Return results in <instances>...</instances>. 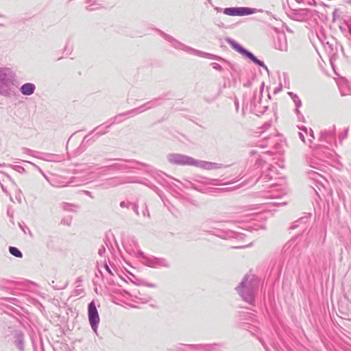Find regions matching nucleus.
I'll return each instance as SVG.
<instances>
[{"instance_id":"1","label":"nucleus","mask_w":351,"mask_h":351,"mask_svg":"<svg viewBox=\"0 0 351 351\" xmlns=\"http://www.w3.org/2000/svg\"><path fill=\"white\" fill-rule=\"evenodd\" d=\"M258 287L259 279L254 275L246 274L235 289L244 302L255 306Z\"/></svg>"},{"instance_id":"2","label":"nucleus","mask_w":351,"mask_h":351,"mask_svg":"<svg viewBox=\"0 0 351 351\" xmlns=\"http://www.w3.org/2000/svg\"><path fill=\"white\" fill-rule=\"evenodd\" d=\"M157 31L159 33V34L165 40H166L167 42L171 43L172 47H173L175 49L182 50V51L188 52L191 54H193V55H195V56H197L199 57L216 60H218L221 62H227V60L224 59L223 58H222L221 56H217V55H215L213 53L202 51L193 49L189 46H187V45H184V43L180 42L179 40H176L173 36L166 34L165 32H164L162 30L158 29Z\"/></svg>"},{"instance_id":"3","label":"nucleus","mask_w":351,"mask_h":351,"mask_svg":"<svg viewBox=\"0 0 351 351\" xmlns=\"http://www.w3.org/2000/svg\"><path fill=\"white\" fill-rule=\"evenodd\" d=\"M219 222L212 219H207L202 224V228L204 231L214 234L224 239H234L237 240H243L245 234L241 232L231 230H222L218 228Z\"/></svg>"},{"instance_id":"4","label":"nucleus","mask_w":351,"mask_h":351,"mask_svg":"<svg viewBox=\"0 0 351 351\" xmlns=\"http://www.w3.org/2000/svg\"><path fill=\"white\" fill-rule=\"evenodd\" d=\"M16 82V74L10 68L0 67V95L8 97Z\"/></svg>"},{"instance_id":"5","label":"nucleus","mask_w":351,"mask_h":351,"mask_svg":"<svg viewBox=\"0 0 351 351\" xmlns=\"http://www.w3.org/2000/svg\"><path fill=\"white\" fill-rule=\"evenodd\" d=\"M226 41L237 52L239 53L246 58L250 60L255 64L263 68L267 73H269V69L264 62L257 58V57L255 56L251 51L244 48L242 45L230 37L226 38Z\"/></svg>"},{"instance_id":"6","label":"nucleus","mask_w":351,"mask_h":351,"mask_svg":"<svg viewBox=\"0 0 351 351\" xmlns=\"http://www.w3.org/2000/svg\"><path fill=\"white\" fill-rule=\"evenodd\" d=\"M224 344L223 343H214L210 344H185L184 348L178 349V351H220Z\"/></svg>"},{"instance_id":"7","label":"nucleus","mask_w":351,"mask_h":351,"mask_svg":"<svg viewBox=\"0 0 351 351\" xmlns=\"http://www.w3.org/2000/svg\"><path fill=\"white\" fill-rule=\"evenodd\" d=\"M167 161L174 165L193 166L195 158L181 154L172 153L167 155Z\"/></svg>"},{"instance_id":"8","label":"nucleus","mask_w":351,"mask_h":351,"mask_svg":"<svg viewBox=\"0 0 351 351\" xmlns=\"http://www.w3.org/2000/svg\"><path fill=\"white\" fill-rule=\"evenodd\" d=\"M298 237L290 239L283 247V254L285 256L298 258L301 252L302 248L297 242Z\"/></svg>"},{"instance_id":"9","label":"nucleus","mask_w":351,"mask_h":351,"mask_svg":"<svg viewBox=\"0 0 351 351\" xmlns=\"http://www.w3.org/2000/svg\"><path fill=\"white\" fill-rule=\"evenodd\" d=\"M88 317L92 330L97 334L100 319L95 301H91L88 305Z\"/></svg>"},{"instance_id":"10","label":"nucleus","mask_w":351,"mask_h":351,"mask_svg":"<svg viewBox=\"0 0 351 351\" xmlns=\"http://www.w3.org/2000/svg\"><path fill=\"white\" fill-rule=\"evenodd\" d=\"M256 9L247 7H230L223 10V14L231 16H243L256 13Z\"/></svg>"},{"instance_id":"11","label":"nucleus","mask_w":351,"mask_h":351,"mask_svg":"<svg viewBox=\"0 0 351 351\" xmlns=\"http://www.w3.org/2000/svg\"><path fill=\"white\" fill-rule=\"evenodd\" d=\"M146 266L149 267H169L170 264L168 261L164 258H158L154 256H150L149 258H146Z\"/></svg>"},{"instance_id":"12","label":"nucleus","mask_w":351,"mask_h":351,"mask_svg":"<svg viewBox=\"0 0 351 351\" xmlns=\"http://www.w3.org/2000/svg\"><path fill=\"white\" fill-rule=\"evenodd\" d=\"M12 343L19 351H25V335L21 330L15 332Z\"/></svg>"},{"instance_id":"13","label":"nucleus","mask_w":351,"mask_h":351,"mask_svg":"<svg viewBox=\"0 0 351 351\" xmlns=\"http://www.w3.org/2000/svg\"><path fill=\"white\" fill-rule=\"evenodd\" d=\"M193 167H197L202 169L206 170H213V169H217L224 167L222 164L217 163V162H208L204 160H199L195 159Z\"/></svg>"},{"instance_id":"14","label":"nucleus","mask_w":351,"mask_h":351,"mask_svg":"<svg viewBox=\"0 0 351 351\" xmlns=\"http://www.w3.org/2000/svg\"><path fill=\"white\" fill-rule=\"evenodd\" d=\"M108 123H105L104 124H101L95 128H94L92 131H90L87 135H86L82 141V145L84 143H87L90 141V138L89 136L94 132H96V135L101 136L108 132V128L110 126V124L106 125Z\"/></svg>"},{"instance_id":"15","label":"nucleus","mask_w":351,"mask_h":351,"mask_svg":"<svg viewBox=\"0 0 351 351\" xmlns=\"http://www.w3.org/2000/svg\"><path fill=\"white\" fill-rule=\"evenodd\" d=\"M274 44L275 49L281 51H286L287 50L286 35L285 34H278L276 37L274 38Z\"/></svg>"},{"instance_id":"16","label":"nucleus","mask_w":351,"mask_h":351,"mask_svg":"<svg viewBox=\"0 0 351 351\" xmlns=\"http://www.w3.org/2000/svg\"><path fill=\"white\" fill-rule=\"evenodd\" d=\"M136 182L135 178L133 177H114L108 180V184L111 186H116L125 183Z\"/></svg>"},{"instance_id":"17","label":"nucleus","mask_w":351,"mask_h":351,"mask_svg":"<svg viewBox=\"0 0 351 351\" xmlns=\"http://www.w3.org/2000/svg\"><path fill=\"white\" fill-rule=\"evenodd\" d=\"M309 221H310V216L306 215V216L302 217L300 219H298V220L295 221L292 223L290 229L294 230L297 228L300 227L301 229L303 231H304L308 226L307 224L309 223Z\"/></svg>"},{"instance_id":"18","label":"nucleus","mask_w":351,"mask_h":351,"mask_svg":"<svg viewBox=\"0 0 351 351\" xmlns=\"http://www.w3.org/2000/svg\"><path fill=\"white\" fill-rule=\"evenodd\" d=\"M13 326L3 324L1 326L0 332L3 337L7 338L10 335L14 336L16 331H19Z\"/></svg>"},{"instance_id":"19","label":"nucleus","mask_w":351,"mask_h":351,"mask_svg":"<svg viewBox=\"0 0 351 351\" xmlns=\"http://www.w3.org/2000/svg\"><path fill=\"white\" fill-rule=\"evenodd\" d=\"M36 90V86L33 83L27 82L23 84L20 88L22 95L29 96L34 94Z\"/></svg>"},{"instance_id":"20","label":"nucleus","mask_w":351,"mask_h":351,"mask_svg":"<svg viewBox=\"0 0 351 351\" xmlns=\"http://www.w3.org/2000/svg\"><path fill=\"white\" fill-rule=\"evenodd\" d=\"M278 145L274 137L267 136L263 138V140L260 142L259 146L261 147H265L267 146H276Z\"/></svg>"},{"instance_id":"21","label":"nucleus","mask_w":351,"mask_h":351,"mask_svg":"<svg viewBox=\"0 0 351 351\" xmlns=\"http://www.w3.org/2000/svg\"><path fill=\"white\" fill-rule=\"evenodd\" d=\"M295 13L301 17V20L310 18L312 16V11L307 8L295 10Z\"/></svg>"},{"instance_id":"22","label":"nucleus","mask_w":351,"mask_h":351,"mask_svg":"<svg viewBox=\"0 0 351 351\" xmlns=\"http://www.w3.org/2000/svg\"><path fill=\"white\" fill-rule=\"evenodd\" d=\"M336 128L335 126L333 125L332 130H329L328 131H322L321 132V138L327 139V138H332L335 139L336 136V132H335Z\"/></svg>"},{"instance_id":"23","label":"nucleus","mask_w":351,"mask_h":351,"mask_svg":"<svg viewBox=\"0 0 351 351\" xmlns=\"http://www.w3.org/2000/svg\"><path fill=\"white\" fill-rule=\"evenodd\" d=\"M158 100V99H154L149 101L145 103L144 104L138 106V108H141L140 111L143 110V112H144L145 110L151 109V108L158 106V105L157 104Z\"/></svg>"},{"instance_id":"24","label":"nucleus","mask_w":351,"mask_h":351,"mask_svg":"<svg viewBox=\"0 0 351 351\" xmlns=\"http://www.w3.org/2000/svg\"><path fill=\"white\" fill-rule=\"evenodd\" d=\"M106 168L108 169H114V170H121V171H127L130 169H132V167H129L125 165L114 163V164L107 166Z\"/></svg>"},{"instance_id":"25","label":"nucleus","mask_w":351,"mask_h":351,"mask_svg":"<svg viewBox=\"0 0 351 351\" xmlns=\"http://www.w3.org/2000/svg\"><path fill=\"white\" fill-rule=\"evenodd\" d=\"M86 3V9L88 11L95 10L100 8V4L96 1L88 0Z\"/></svg>"},{"instance_id":"26","label":"nucleus","mask_w":351,"mask_h":351,"mask_svg":"<svg viewBox=\"0 0 351 351\" xmlns=\"http://www.w3.org/2000/svg\"><path fill=\"white\" fill-rule=\"evenodd\" d=\"M43 156H38V158H40L43 160L49 161V162H57L58 160L54 159L53 158L56 156L53 154H41Z\"/></svg>"},{"instance_id":"27","label":"nucleus","mask_w":351,"mask_h":351,"mask_svg":"<svg viewBox=\"0 0 351 351\" xmlns=\"http://www.w3.org/2000/svg\"><path fill=\"white\" fill-rule=\"evenodd\" d=\"M9 252L10 253V254H12V256H14L16 258H22L23 257L22 252H21V250L19 248H17L16 247H13V246L9 247Z\"/></svg>"},{"instance_id":"28","label":"nucleus","mask_w":351,"mask_h":351,"mask_svg":"<svg viewBox=\"0 0 351 351\" xmlns=\"http://www.w3.org/2000/svg\"><path fill=\"white\" fill-rule=\"evenodd\" d=\"M62 208L66 211H73L75 212L78 208V206L70 203H62Z\"/></svg>"},{"instance_id":"29","label":"nucleus","mask_w":351,"mask_h":351,"mask_svg":"<svg viewBox=\"0 0 351 351\" xmlns=\"http://www.w3.org/2000/svg\"><path fill=\"white\" fill-rule=\"evenodd\" d=\"M252 157L254 156V159L256 160L255 165L259 167L261 166V164L263 161L262 158L258 155V157H256L257 152L254 149H252L250 152Z\"/></svg>"},{"instance_id":"30","label":"nucleus","mask_w":351,"mask_h":351,"mask_svg":"<svg viewBox=\"0 0 351 351\" xmlns=\"http://www.w3.org/2000/svg\"><path fill=\"white\" fill-rule=\"evenodd\" d=\"M140 110H141V108H133V109L126 111L125 112L121 113V115L133 116L134 114H140L143 112V110L140 111Z\"/></svg>"},{"instance_id":"31","label":"nucleus","mask_w":351,"mask_h":351,"mask_svg":"<svg viewBox=\"0 0 351 351\" xmlns=\"http://www.w3.org/2000/svg\"><path fill=\"white\" fill-rule=\"evenodd\" d=\"M273 176L270 173H263L254 182V184H256L260 179L263 180L265 182H267L270 180H272Z\"/></svg>"},{"instance_id":"32","label":"nucleus","mask_w":351,"mask_h":351,"mask_svg":"<svg viewBox=\"0 0 351 351\" xmlns=\"http://www.w3.org/2000/svg\"><path fill=\"white\" fill-rule=\"evenodd\" d=\"M124 115H121V113L114 116V117L111 118L107 123H109L110 125L114 123H120L123 121V119L121 118V117H123Z\"/></svg>"},{"instance_id":"33","label":"nucleus","mask_w":351,"mask_h":351,"mask_svg":"<svg viewBox=\"0 0 351 351\" xmlns=\"http://www.w3.org/2000/svg\"><path fill=\"white\" fill-rule=\"evenodd\" d=\"M106 161H112V160H114V161H123V162H125L136 163V164H141L142 165H144L143 163L139 162L138 161L135 160H128V159H122V158H109V159H106Z\"/></svg>"},{"instance_id":"34","label":"nucleus","mask_w":351,"mask_h":351,"mask_svg":"<svg viewBox=\"0 0 351 351\" xmlns=\"http://www.w3.org/2000/svg\"><path fill=\"white\" fill-rule=\"evenodd\" d=\"M22 150H23V152L24 154H28L29 156H34V157H36V158H38V152H35L34 150H32L29 148H26V147H23L22 148Z\"/></svg>"},{"instance_id":"35","label":"nucleus","mask_w":351,"mask_h":351,"mask_svg":"<svg viewBox=\"0 0 351 351\" xmlns=\"http://www.w3.org/2000/svg\"><path fill=\"white\" fill-rule=\"evenodd\" d=\"M68 285V282H63L62 284H56L55 285V281H52L51 282V286L53 287V288L56 290H62V289H64Z\"/></svg>"},{"instance_id":"36","label":"nucleus","mask_w":351,"mask_h":351,"mask_svg":"<svg viewBox=\"0 0 351 351\" xmlns=\"http://www.w3.org/2000/svg\"><path fill=\"white\" fill-rule=\"evenodd\" d=\"M282 76H283L285 87L287 88H290V82H289V78L288 74L286 73H283Z\"/></svg>"},{"instance_id":"37","label":"nucleus","mask_w":351,"mask_h":351,"mask_svg":"<svg viewBox=\"0 0 351 351\" xmlns=\"http://www.w3.org/2000/svg\"><path fill=\"white\" fill-rule=\"evenodd\" d=\"M218 96H219V94H217V95H216L215 96L210 97L205 96V97H204V100L206 103L210 104V103L214 102L217 99Z\"/></svg>"},{"instance_id":"38","label":"nucleus","mask_w":351,"mask_h":351,"mask_svg":"<svg viewBox=\"0 0 351 351\" xmlns=\"http://www.w3.org/2000/svg\"><path fill=\"white\" fill-rule=\"evenodd\" d=\"M106 245L108 246V243L105 241V245H102L98 250V254L100 256H103L106 253Z\"/></svg>"},{"instance_id":"39","label":"nucleus","mask_w":351,"mask_h":351,"mask_svg":"<svg viewBox=\"0 0 351 351\" xmlns=\"http://www.w3.org/2000/svg\"><path fill=\"white\" fill-rule=\"evenodd\" d=\"M11 167L19 173H24L25 171V168L21 165H11Z\"/></svg>"},{"instance_id":"40","label":"nucleus","mask_w":351,"mask_h":351,"mask_svg":"<svg viewBox=\"0 0 351 351\" xmlns=\"http://www.w3.org/2000/svg\"><path fill=\"white\" fill-rule=\"evenodd\" d=\"M210 66H212L213 69H214L217 71H223V67L219 64H218L217 62H212L210 64Z\"/></svg>"},{"instance_id":"41","label":"nucleus","mask_w":351,"mask_h":351,"mask_svg":"<svg viewBox=\"0 0 351 351\" xmlns=\"http://www.w3.org/2000/svg\"><path fill=\"white\" fill-rule=\"evenodd\" d=\"M138 255H139V257H141L142 259V263L145 265H146V258H149L150 256L145 255V253L141 251L138 252Z\"/></svg>"},{"instance_id":"42","label":"nucleus","mask_w":351,"mask_h":351,"mask_svg":"<svg viewBox=\"0 0 351 351\" xmlns=\"http://www.w3.org/2000/svg\"><path fill=\"white\" fill-rule=\"evenodd\" d=\"M138 255H139V257H141L142 259V263L145 265H146V258H149L150 256L145 255V253L141 251L138 252Z\"/></svg>"},{"instance_id":"43","label":"nucleus","mask_w":351,"mask_h":351,"mask_svg":"<svg viewBox=\"0 0 351 351\" xmlns=\"http://www.w3.org/2000/svg\"><path fill=\"white\" fill-rule=\"evenodd\" d=\"M288 95L291 98L294 103H295L297 100L300 99L299 97L293 92H289Z\"/></svg>"},{"instance_id":"44","label":"nucleus","mask_w":351,"mask_h":351,"mask_svg":"<svg viewBox=\"0 0 351 351\" xmlns=\"http://www.w3.org/2000/svg\"><path fill=\"white\" fill-rule=\"evenodd\" d=\"M282 84L281 83H280V84L278 85V87H276V88L274 90L273 93H274V94H277V93H280V92L282 90Z\"/></svg>"},{"instance_id":"45","label":"nucleus","mask_w":351,"mask_h":351,"mask_svg":"<svg viewBox=\"0 0 351 351\" xmlns=\"http://www.w3.org/2000/svg\"><path fill=\"white\" fill-rule=\"evenodd\" d=\"M348 128L345 129L344 134L339 135V139L341 141V140L346 138L348 136Z\"/></svg>"},{"instance_id":"46","label":"nucleus","mask_w":351,"mask_h":351,"mask_svg":"<svg viewBox=\"0 0 351 351\" xmlns=\"http://www.w3.org/2000/svg\"><path fill=\"white\" fill-rule=\"evenodd\" d=\"M297 118H298V121H300L302 123H306V119L302 114H300L297 115Z\"/></svg>"},{"instance_id":"47","label":"nucleus","mask_w":351,"mask_h":351,"mask_svg":"<svg viewBox=\"0 0 351 351\" xmlns=\"http://www.w3.org/2000/svg\"><path fill=\"white\" fill-rule=\"evenodd\" d=\"M62 223H64V224H66L67 226H69L71 224V218L64 219L62 221Z\"/></svg>"},{"instance_id":"48","label":"nucleus","mask_w":351,"mask_h":351,"mask_svg":"<svg viewBox=\"0 0 351 351\" xmlns=\"http://www.w3.org/2000/svg\"><path fill=\"white\" fill-rule=\"evenodd\" d=\"M143 285L146 286V287H152V288H154L156 287V285L154 284V283H150V282H143Z\"/></svg>"},{"instance_id":"49","label":"nucleus","mask_w":351,"mask_h":351,"mask_svg":"<svg viewBox=\"0 0 351 351\" xmlns=\"http://www.w3.org/2000/svg\"><path fill=\"white\" fill-rule=\"evenodd\" d=\"M223 62L226 63L228 66V67L230 70H232V71L235 70L234 65L232 63H230L228 60H227V62Z\"/></svg>"},{"instance_id":"50","label":"nucleus","mask_w":351,"mask_h":351,"mask_svg":"<svg viewBox=\"0 0 351 351\" xmlns=\"http://www.w3.org/2000/svg\"><path fill=\"white\" fill-rule=\"evenodd\" d=\"M273 204L274 206H284V205H286L287 204V202H273Z\"/></svg>"},{"instance_id":"51","label":"nucleus","mask_w":351,"mask_h":351,"mask_svg":"<svg viewBox=\"0 0 351 351\" xmlns=\"http://www.w3.org/2000/svg\"><path fill=\"white\" fill-rule=\"evenodd\" d=\"M29 163H30L31 165H32L33 166H34L35 167H36L39 172H40L46 178H47V176H45V174L43 173V170L39 167H38L37 165H36L35 164L31 162H28Z\"/></svg>"},{"instance_id":"52","label":"nucleus","mask_w":351,"mask_h":351,"mask_svg":"<svg viewBox=\"0 0 351 351\" xmlns=\"http://www.w3.org/2000/svg\"><path fill=\"white\" fill-rule=\"evenodd\" d=\"M298 128L303 131L304 132H305L306 134H308V129L306 126H304V125H302V126H299Z\"/></svg>"},{"instance_id":"53","label":"nucleus","mask_w":351,"mask_h":351,"mask_svg":"<svg viewBox=\"0 0 351 351\" xmlns=\"http://www.w3.org/2000/svg\"><path fill=\"white\" fill-rule=\"evenodd\" d=\"M295 104V108H300L302 106V101L301 99H298L296 101Z\"/></svg>"},{"instance_id":"54","label":"nucleus","mask_w":351,"mask_h":351,"mask_svg":"<svg viewBox=\"0 0 351 351\" xmlns=\"http://www.w3.org/2000/svg\"><path fill=\"white\" fill-rule=\"evenodd\" d=\"M104 267H105L106 270V271H108L110 275H113V274H112V272L111 269H110L109 266H108L107 264H106V265H104Z\"/></svg>"},{"instance_id":"55","label":"nucleus","mask_w":351,"mask_h":351,"mask_svg":"<svg viewBox=\"0 0 351 351\" xmlns=\"http://www.w3.org/2000/svg\"><path fill=\"white\" fill-rule=\"evenodd\" d=\"M299 136H300V139H301L304 143H305V136H304V134L302 132H299Z\"/></svg>"},{"instance_id":"56","label":"nucleus","mask_w":351,"mask_h":351,"mask_svg":"<svg viewBox=\"0 0 351 351\" xmlns=\"http://www.w3.org/2000/svg\"><path fill=\"white\" fill-rule=\"evenodd\" d=\"M309 174L312 175V178L313 179H316L317 176H319V174L317 172L313 171L312 173H309Z\"/></svg>"},{"instance_id":"57","label":"nucleus","mask_w":351,"mask_h":351,"mask_svg":"<svg viewBox=\"0 0 351 351\" xmlns=\"http://www.w3.org/2000/svg\"><path fill=\"white\" fill-rule=\"evenodd\" d=\"M234 105H235L236 110L237 112L239 110V101L237 98L234 100Z\"/></svg>"},{"instance_id":"58","label":"nucleus","mask_w":351,"mask_h":351,"mask_svg":"<svg viewBox=\"0 0 351 351\" xmlns=\"http://www.w3.org/2000/svg\"><path fill=\"white\" fill-rule=\"evenodd\" d=\"M84 194H86L88 196H89L90 197L94 198V197L93 196L91 192H90L88 191H84Z\"/></svg>"},{"instance_id":"59","label":"nucleus","mask_w":351,"mask_h":351,"mask_svg":"<svg viewBox=\"0 0 351 351\" xmlns=\"http://www.w3.org/2000/svg\"><path fill=\"white\" fill-rule=\"evenodd\" d=\"M120 206L122 207V208L127 207L128 206V202H125L124 201L121 202L120 203Z\"/></svg>"},{"instance_id":"60","label":"nucleus","mask_w":351,"mask_h":351,"mask_svg":"<svg viewBox=\"0 0 351 351\" xmlns=\"http://www.w3.org/2000/svg\"><path fill=\"white\" fill-rule=\"evenodd\" d=\"M215 10L217 12H223V10L224 8H219V7H215Z\"/></svg>"},{"instance_id":"61","label":"nucleus","mask_w":351,"mask_h":351,"mask_svg":"<svg viewBox=\"0 0 351 351\" xmlns=\"http://www.w3.org/2000/svg\"><path fill=\"white\" fill-rule=\"evenodd\" d=\"M248 245H239V246H234L232 247V248H235V249H241V248H244V247H247Z\"/></svg>"},{"instance_id":"62","label":"nucleus","mask_w":351,"mask_h":351,"mask_svg":"<svg viewBox=\"0 0 351 351\" xmlns=\"http://www.w3.org/2000/svg\"><path fill=\"white\" fill-rule=\"evenodd\" d=\"M259 341H260V342L261 343V344L263 346V347L265 348V349L266 350H267V349H268V348H267V346L265 345V343L264 341H263V339H259Z\"/></svg>"},{"instance_id":"63","label":"nucleus","mask_w":351,"mask_h":351,"mask_svg":"<svg viewBox=\"0 0 351 351\" xmlns=\"http://www.w3.org/2000/svg\"><path fill=\"white\" fill-rule=\"evenodd\" d=\"M309 135H310V136H311L313 139H314V138H315V136H314V132H313V130H312V129H310V130H309Z\"/></svg>"},{"instance_id":"64","label":"nucleus","mask_w":351,"mask_h":351,"mask_svg":"<svg viewBox=\"0 0 351 351\" xmlns=\"http://www.w3.org/2000/svg\"><path fill=\"white\" fill-rule=\"evenodd\" d=\"M295 113L297 115L300 114H302L301 112L300 111V108H295Z\"/></svg>"}]
</instances>
